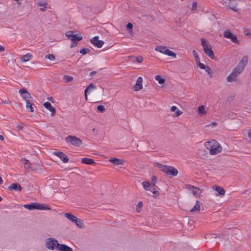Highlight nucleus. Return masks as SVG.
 Instances as JSON below:
<instances>
[{"mask_svg": "<svg viewBox=\"0 0 251 251\" xmlns=\"http://www.w3.org/2000/svg\"><path fill=\"white\" fill-rule=\"evenodd\" d=\"M47 4H48V3L46 1H45V2L39 1L37 3V5L38 6L40 7V10L41 11H44L46 10V9L47 8Z\"/></svg>", "mask_w": 251, "mask_h": 251, "instance_id": "a878e982", "label": "nucleus"}, {"mask_svg": "<svg viewBox=\"0 0 251 251\" xmlns=\"http://www.w3.org/2000/svg\"><path fill=\"white\" fill-rule=\"evenodd\" d=\"M136 60L138 63H141L143 61V58L141 56H138L136 57Z\"/></svg>", "mask_w": 251, "mask_h": 251, "instance_id": "de8ad7c7", "label": "nucleus"}, {"mask_svg": "<svg viewBox=\"0 0 251 251\" xmlns=\"http://www.w3.org/2000/svg\"><path fill=\"white\" fill-rule=\"evenodd\" d=\"M36 209L39 210H50V208L49 207H46L43 204L38 203H35Z\"/></svg>", "mask_w": 251, "mask_h": 251, "instance_id": "c756f323", "label": "nucleus"}, {"mask_svg": "<svg viewBox=\"0 0 251 251\" xmlns=\"http://www.w3.org/2000/svg\"><path fill=\"white\" fill-rule=\"evenodd\" d=\"M81 162L84 164L92 165L95 163L94 160L91 158H83L81 160Z\"/></svg>", "mask_w": 251, "mask_h": 251, "instance_id": "393cba45", "label": "nucleus"}, {"mask_svg": "<svg viewBox=\"0 0 251 251\" xmlns=\"http://www.w3.org/2000/svg\"><path fill=\"white\" fill-rule=\"evenodd\" d=\"M185 188L191 191L193 196L197 198L200 197L202 192V189L190 184H186L185 185Z\"/></svg>", "mask_w": 251, "mask_h": 251, "instance_id": "0eeeda50", "label": "nucleus"}, {"mask_svg": "<svg viewBox=\"0 0 251 251\" xmlns=\"http://www.w3.org/2000/svg\"><path fill=\"white\" fill-rule=\"evenodd\" d=\"M57 250L60 251H73L72 248L64 244H59V247Z\"/></svg>", "mask_w": 251, "mask_h": 251, "instance_id": "5701e85b", "label": "nucleus"}, {"mask_svg": "<svg viewBox=\"0 0 251 251\" xmlns=\"http://www.w3.org/2000/svg\"><path fill=\"white\" fill-rule=\"evenodd\" d=\"M204 70L207 73V74L209 75V76L211 77H212V75L211 70L209 66H207L205 68V69Z\"/></svg>", "mask_w": 251, "mask_h": 251, "instance_id": "a18cd8bd", "label": "nucleus"}, {"mask_svg": "<svg viewBox=\"0 0 251 251\" xmlns=\"http://www.w3.org/2000/svg\"><path fill=\"white\" fill-rule=\"evenodd\" d=\"M8 189L10 191L14 190V191H21L22 188L21 186L18 183H12L10 186L8 187Z\"/></svg>", "mask_w": 251, "mask_h": 251, "instance_id": "6ab92c4d", "label": "nucleus"}, {"mask_svg": "<svg viewBox=\"0 0 251 251\" xmlns=\"http://www.w3.org/2000/svg\"><path fill=\"white\" fill-rule=\"evenodd\" d=\"M0 140L3 141L4 140L3 136L2 135H0Z\"/></svg>", "mask_w": 251, "mask_h": 251, "instance_id": "e2e57ef3", "label": "nucleus"}, {"mask_svg": "<svg viewBox=\"0 0 251 251\" xmlns=\"http://www.w3.org/2000/svg\"><path fill=\"white\" fill-rule=\"evenodd\" d=\"M223 36L226 38L230 39L233 43L239 44V41L237 39V36L231 33L229 30L225 31Z\"/></svg>", "mask_w": 251, "mask_h": 251, "instance_id": "1a4fd4ad", "label": "nucleus"}, {"mask_svg": "<svg viewBox=\"0 0 251 251\" xmlns=\"http://www.w3.org/2000/svg\"><path fill=\"white\" fill-rule=\"evenodd\" d=\"M143 206V202L142 201H139L138 202L137 205V206H136V211L138 212V213H139L141 211V208Z\"/></svg>", "mask_w": 251, "mask_h": 251, "instance_id": "58836bf2", "label": "nucleus"}, {"mask_svg": "<svg viewBox=\"0 0 251 251\" xmlns=\"http://www.w3.org/2000/svg\"><path fill=\"white\" fill-rule=\"evenodd\" d=\"M178 174V171L173 166H168V171L167 174L172 175L173 176H176Z\"/></svg>", "mask_w": 251, "mask_h": 251, "instance_id": "412c9836", "label": "nucleus"}, {"mask_svg": "<svg viewBox=\"0 0 251 251\" xmlns=\"http://www.w3.org/2000/svg\"><path fill=\"white\" fill-rule=\"evenodd\" d=\"M24 126V124L23 123H20L17 125L16 127L19 130H21L23 129Z\"/></svg>", "mask_w": 251, "mask_h": 251, "instance_id": "49530a36", "label": "nucleus"}, {"mask_svg": "<svg viewBox=\"0 0 251 251\" xmlns=\"http://www.w3.org/2000/svg\"><path fill=\"white\" fill-rule=\"evenodd\" d=\"M77 45V43H74L73 44H71L70 46L71 48H73L75 46Z\"/></svg>", "mask_w": 251, "mask_h": 251, "instance_id": "052dcab7", "label": "nucleus"}, {"mask_svg": "<svg viewBox=\"0 0 251 251\" xmlns=\"http://www.w3.org/2000/svg\"><path fill=\"white\" fill-rule=\"evenodd\" d=\"M103 91L104 89L102 87H100L98 90L99 94L101 95H103Z\"/></svg>", "mask_w": 251, "mask_h": 251, "instance_id": "603ef678", "label": "nucleus"}, {"mask_svg": "<svg viewBox=\"0 0 251 251\" xmlns=\"http://www.w3.org/2000/svg\"><path fill=\"white\" fill-rule=\"evenodd\" d=\"M192 53H193V55L194 56V57L195 58V60H196V62H198V61L200 60V58H199V57L198 56V54L197 51L196 50H194L193 51Z\"/></svg>", "mask_w": 251, "mask_h": 251, "instance_id": "37998d69", "label": "nucleus"}, {"mask_svg": "<svg viewBox=\"0 0 251 251\" xmlns=\"http://www.w3.org/2000/svg\"><path fill=\"white\" fill-rule=\"evenodd\" d=\"M96 89V86L93 83H91V84H89L86 87V88L85 89V91H84L85 98L86 100H88V97H87V92H88V91L89 90H92V89Z\"/></svg>", "mask_w": 251, "mask_h": 251, "instance_id": "b1692460", "label": "nucleus"}, {"mask_svg": "<svg viewBox=\"0 0 251 251\" xmlns=\"http://www.w3.org/2000/svg\"><path fill=\"white\" fill-rule=\"evenodd\" d=\"M32 58V55L27 53L21 57L20 60L22 62H26L30 60Z\"/></svg>", "mask_w": 251, "mask_h": 251, "instance_id": "bb28decb", "label": "nucleus"}, {"mask_svg": "<svg viewBox=\"0 0 251 251\" xmlns=\"http://www.w3.org/2000/svg\"><path fill=\"white\" fill-rule=\"evenodd\" d=\"M217 125H218V124H217V122H212L211 123V124H210V125H206V126H205V127H208V126H217Z\"/></svg>", "mask_w": 251, "mask_h": 251, "instance_id": "864d4df0", "label": "nucleus"}, {"mask_svg": "<svg viewBox=\"0 0 251 251\" xmlns=\"http://www.w3.org/2000/svg\"><path fill=\"white\" fill-rule=\"evenodd\" d=\"M246 35L248 36H250L251 37V33H246Z\"/></svg>", "mask_w": 251, "mask_h": 251, "instance_id": "338daca9", "label": "nucleus"}, {"mask_svg": "<svg viewBox=\"0 0 251 251\" xmlns=\"http://www.w3.org/2000/svg\"><path fill=\"white\" fill-rule=\"evenodd\" d=\"M90 51V50L88 48H83L80 50L79 52L81 53L83 55H85L86 53L89 52Z\"/></svg>", "mask_w": 251, "mask_h": 251, "instance_id": "4c0bfd02", "label": "nucleus"}, {"mask_svg": "<svg viewBox=\"0 0 251 251\" xmlns=\"http://www.w3.org/2000/svg\"><path fill=\"white\" fill-rule=\"evenodd\" d=\"M198 114L200 116L205 115L207 113V110L204 105L199 106L197 109Z\"/></svg>", "mask_w": 251, "mask_h": 251, "instance_id": "aec40b11", "label": "nucleus"}, {"mask_svg": "<svg viewBox=\"0 0 251 251\" xmlns=\"http://www.w3.org/2000/svg\"><path fill=\"white\" fill-rule=\"evenodd\" d=\"M126 28L127 29H128V30H131L133 28V25L131 23H128L127 25H126Z\"/></svg>", "mask_w": 251, "mask_h": 251, "instance_id": "8fccbe9b", "label": "nucleus"}, {"mask_svg": "<svg viewBox=\"0 0 251 251\" xmlns=\"http://www.w3.org/2000/svg\"><path fill=\"white\" fill-rule=\"evenodd\" d=\"M142 82V77L141 76L138 77L136 80V83L134 85V90L135 91H139L143 88Z\"/></svg>", "mask_w": 251, "mask_h": 251, "instance_id": "2eb2a0df", "label": "nucleus"}, {"mask_svg": "<svg viewBox=\"0 0 251 251\" xmlns=\"http://www.w3.org/2000/svg\"><path fill=\"white\" fill-rule=\"evenodd\" d=\"M151 181L152 182V183H155V182H156V177L155 176H153L151 177Z\"/></svg>", "mask_w": 251, "mask_h": 251, "instance_id": "6e6d98bb", "label": "nucleus"}, {"mask_svg": "<svg viewBox=\"0 0 251 251\" xmlns=\"http://www.w3.org/2000/svg\"><path fill=\"white\" fill-rule=\"evenodd\" d=\"M109 162L113 163L115 165H123L125 163L124 160L116 157L111 158L109 159Z\"/></svg>", "mask_w": 251, "mask_h": 251, "instance_id": "4468645a", "label": "nucleus"}, {"mask_svg": "<svg viewBox=\"0 0 251 251\" xmlns=\"http://www.w3.org/2000/svg\"><path fill=\"white\" fill-rule=\"evenodd\" d=\"M196 63H197L198 67H200L201 69L204 70L205 68L207 66H205L203 64L201 63L200 60L198 61V62H197Z\"/></svg>", "mask_w": 251, "mask_h": 251, "instance_id": "79ce46f5", "label": "nucleus"}, {"mask_svg": "<svg viewBox=\"0 0 251 251\" xmlns=\"http://www.w3.org/2000/svg\"><path fill=\"white\" fill-rule=\"evenodd\" d=\"M201 210V204L200 202L197 200L196 201V203L194 207L190 210V212H199Z\"/></svg>", "mask_w": 251, "mask_h": 251, "instance_id": "4be33fe9", "label": "nucleus"}, {"mask_svg": "<svg viewBox=\"0 0 251 251\" xmlns=\"http://www.w3.org/2000/svg\"><path fill=\"white\" fill-rule=\"evenodd\" d=\"M75 32L69 31L66 32V36L74 43H77L82 39V36L74 34Z\"/></svg>", "mask_w": 251, "mask_h": 251, "instance_id": "6e6552de", "label": "nucleus"}, {"mask_svg": "<svg viewBox=\"0 0 251 251\" xmlns=\"http://www.w3.org/2000/svg\"><path fill=\"white\" fill-rule=\"evenodd\" d=\"M99 38L98 36H96L90 40V42L95 47L100 48L102 47L104 42L102 40H99Z\"/></svg>", "mask_w": 251, "mask_h": 251, "instance_id": "9d476101", "label": "nucleus"}, {"mask_svg": "<svg viewBox=\"0 0 251 251\" xmlns=\"http://www.w3.org/2000/svg\"><path fill=\"white\" fill-rule=\"evenodd\" d=\"M204 147L209 151L210 155H216L222 151V147L216 140H212L206 142L204 143Z\"/></svg>", "mask_w": 251, "mask_h": 251, "instance_id": "f257e3e1", "label": "nucleus"}, {"mask_svg": "<svg viewBox=\"0 0 251 251\" xmlns=\"http://www.w3.org/2000/svg\"><path fill=\"white\" fill-rule=\"evenodd\" d=\"M151 191L152 192L153 195L152 197H153L154 198H156L159 196V192L156 189H155L154 187L153 188L152 190H151Z\"/></svg>", "mask_w": 251, "mask_h": 251, "instance_id": "f704fd0d", "label": "nucleus"}, {"mask_svg": "<svg viewBox=\"0 0 251 251\" xmlns=\"http://www.w3.org/2000/svg\"><path fill=\"white\" fill-rule=\"evenodd\" d=\"M182 114V111H181L180 110H178L176 111V116L177 117L179 116V115H180Z\"/></svg>", "mask_w": 251, "mask_h": 251, "instance_id": "5fc2aeb1", "label": "nucleus"}, {"mask_svg": "<svg viewBox=\"0 0 251 251\" xmlns=\"http://www.w3.org/2000/svg\"><path fill=\"white\" fill-rule=\"evenodd\" d=\"M197 7V3L196 2H194L192 3V10H196Z\"/></svg>", "mask_w": 251, "mask_h": 251, "instance_id": "3c124183", "label": "nucleus"}, {"mask_svg": "<svg viewBox=\"0 0 251 251\" xmlns=\"http://www.w3.org/2000/svg\"><path fill=\"white\" fill-rule=\"evenodd\" d=\"M96 74H97V72L96 71H93L90 73V75L92 76V75H96Z\"/></svg>", "mask_w": 251, "mask_h": 251, "instance_id": "13d9d810", "label": "nucleus"}, {"mask_svg": "<svg viewBox=\"0 0 251 251\" xmlns=\"http://www.w3.org/2000/svg\"><path fill=\"white\" fill-rule=\"evenodd\" d=\"M155 79L158 82V83L160 84H163L165 82V79L159 75H156L154 76Z\"/></svg>", "mask_w": 251, "mask_h": 251, "instance_id": "2f4dec72", "label": "nucleus"}, {"mask_svg": "<svg viewBox=\"0 0 251 251\" xmlns=\"http://www.w3.org/2000/svg\"><path fill=\"white\" fill-rule=\"evenodd\" d=\"M75 224V225L79 228L83 227V221L82 220L80 219H78L77 217L76 218L75 221L74 222Z\"/></svg>", "mask_w": 251, "mask_h": 251, "instance_id": "473e14b6", "label": "nucleus"}, {"mask_svg": "<svg viewBox=\"0 0 251 251\" xmlns=\"http://www.w3.org/2000/svg\"><path fill=\"white\" fill-rule=\"evenodd\" d=\"M4 50V48L3 47L0 46V52L3 51Z\"/></svg>", "mask_w": 251, "mask_h": 251, "instance_id": "bf43d9fd", "label": "nucleus"}, {"mask_svg": "<svg viewBox=\"0 0 251 251\" xmlns=\"http://www.w3.org/2000/svg\"><path fill=\"white\" fill-rule=\"evenodd\" d=\"M35 203H32L31 204H25L24 205L25 208L29 210H33L36 209Z\"/></svg>", "mask_w": 251, "mask_h": 251, "instance_id": "72a5a7b5", "label": "nucleus"}, {"mask_svg": "<svg viewBox=\"0 0 251 251\" xmlns=\"http://www.w3.org/2000/svg\"><path fill=\"white\" fill-rule=\"evenodd\" d=\"M19 92L21 96L22 97L23 99L24 100H25V101H26V100H28V99H30L31 98L30 94L25 88H22L20 89Z\"/></svg>", "mask_w": 251, "mask_h": 251, "instance_id": "f8f14e48", "label": "nucleus"}, {"mask_svg": "<svg viewBox=\"0 0 251 251\" xmlns=\"http://www.w3.org/2000/svg\"><path fill=\"white\" fill-rule=\"evenodd\" d=\"M243 72V68L235 67L231 73L227 76L226 80L228 82H231L236 80L237 76Z\"/></svg>", "mask_w": 251, "mask_h": 251, "instance_id": "7ed1b4c3", "label": "nucleus"}, {"mask_svg": "<svg viewBox=\"0 0 251 251\" xmlns=\"http://www.w3.org/2000/svg\"><path fill=\"white\" fill-rule=\"evenodd\" d=\"M45 58L50 60L52 61L55 59V56L52 54H49L45 56Z\"/></svg>", "mask_w": 251, "mask_h": 251, "instance_id": "ea45409f", "label": "nucleus"}, {"mask_svg": "<svg viewBox=\"0 0 251 251\" xmlns=\"http://www.w3.org/2000/svg\"><path fill=\"white\" fill-rule=\"evenodd\" d=\"M248 136L249 138H250L251 139V130H250V132H249V133L248 134Z\"/></svg>", "mask_w": 251, "mask_h": 251, "instance_id": "680f3d73", "label": "nucleus"}, {"mask_svg": "<svg viewBox=\"0 0 251 251\" xmlns=\"http://www.w3.org/2000/svg\"><path fill=\"white\" fill-rule=\"evenodd\" d=\"M144 189L146 191H151L155 187V183H150L149 181H144L142 183Z\"/></svg>", "mask_w": 251, "mask_h": 251, "instance_id": "ddd939ff", "label": "nucleus"}, {"mask_svg": "<svg viewBox=\"0 0 251 251\" xmlns=\"http://www.w3.org/2000/svg\"><path fill=\"white\" fill-rule=\"evenodd\" d=\"M59 244L58 243L57 240L54 238H49L46 240V247L49 250H57L59 247Z\"/></svg>", "mask_w": 251, "mask_h": 251, "instance_id": "39448f33", "label": "nucleus"}, {"mask_svg": "<svg viewBox=\"0 0 251 251\" xmlns=\"http://www.w3.org/2000/svg\"><path fill=\"white\" fill-rule=\"evenodd\" d=\"M3 180L1 178V177L0 176V184H1L2 183Z\"/></svg>", "mask_w": 251, "mask_h": 251, "instance_id": "0e129e2a", "label": "nucleus"}, {"mask_svg": "<svg viewBox=\"0 0 251 251\" xmlns=\"http://www.w3.org/2000/svg\"><path fill=\"white\" fill-rule=\"evenodd\" d=\"M43 105L45 108H46L51 112V116H53L55 115L56 113L55 108L53 107L49 102H45L43 104Z\"/></svg>", "mask_w": 251, "mask_h": 251, "instance_id": "f3484780", "label": "nucleus"}, {"mask_svg": "<svg viewBox=\"0 0 251 251\" xmlns=\"http://www.w3.org/2000/svg\"><path fill=\"white\" fill-rule=\"evenodd\" d=\"M64 215L66 218H67L68 219H69L70 221H71L72 222H74L76 218V217L72 215L70 213H65Z\"/></svg>", "mask_w": 251, "mask_h": 251, "instance_id": "c85d7f7f", "label": "nucleus"}, {"mask_svg": "<svg viewBox=\"0 0 251 251\" xmlns=\"http://www.w3.org/2000/svg\"><path fill=\"white\" fill-rule=\"evenodd\" d=\"M97 109L98 111L100 112H104L105 111V108L104 106L102 105H100L97 106Z\"/></svg>", "mask_w": 251, "mask_h": 251, "instance_id": "a19ab883", "label": "nucleus"}, {"mask_svg": "<svg viewBox=\"0 0 251 251\" xmlns=\"http://www.w3.org/2000/svg\"><path fill=\"white\" fill-rule=\"evenodd\" d=\"M228 6L230 9L234 11L237 12L238 11V8L237 7V3H235V4H229Z\"/></svg>", "mask_w": 251, "mask_h": 251, "instance_id": "e433bc0d", "label": "nucleus"}, {"mask_svg": "<svg viewBox=\"0 0 251 251\" xmlns=\"http://www.w3.org/2000/svg\"><path fill=\"white\" fill-rule=\"evenodd\" d=\"M49 100H50L51 101L53 102V98L52 97H50L48 98Z\"/></svg>", "mask_w": 251, "mask_h": 251, "instance_id": "69168bd1", "label": "nucleus"}, {"mask_svg": "<svg viewBox=\"0 0 251 251\" xmlns=\"http://www.w3.org/2000/svg\"><path fill=\"white\" fill-rule=\"evenodd\" d=\"M2 200V198H1V197L0 196V201Z\"/></svg>", "mask_w": 251, "mask_h": 251, "instance_id": "774afa93", "label": "nucleus"}, {"mask_svg": "<svg viewBox=\"0 0 251 251\" xmlns=\"http://www.w3.org/2000/svg\"><path fill=\"white\" fill-rule=\"evenodd\" d=\"M177 109V107L176 106H173L171 108V110L172 111H175Z\"/></svg>", "mask_w": 251, "mask_h": 251, "instance_id": "4d7b16f0", "label": "nucleus"}, {"mask_svg": "<svg viewBox=\"0 0 251 251\" xmlns=\"http://www.w3.org/2000/svg\"><path fill=\"white\" fill-rule=\"evenodd\" d=\"M201 45L203 47L205 53L211 59H214L215 55L213 50H212L211 45L208 44L207 41L204 38L201 39Z\"/></svg>", "mask_w": 251, "mask_h": 251, "instance_id": "f03ea898", "label": "nucleus"}, {"mask_svg": "<svg viewBox=\"0 0 251 251\" xmlns=\"http://www.w3.org/2000/svg\"><path fill=\"white\" fill-rule=\"evenodd\" d=\"M10 103H11L10 100L7 98L4 100H2L1 102V103H4V104H10Z\"/></svg>", "mask_w": 251, "mask_h": 251, "instance_id": "09e8293b", "label": "nucleus"}, {"mask_svg": "<svg viewBox=\"0 0 251 251\" xmlns=\"http://www.w3.org/2000/svg\"><path fill=\"white\" fill-rule=\"evenodd\" d=\"M157 166L158 168L164 173L167 174L168 171V166L167 165H164L161 164H158Z\"/></svg>", "mask_w": 251, "mask_h": 251, "instance_id": "cd10ccee", "label": "nucleus"}, {"mask_svg": "<svg viewBox=\"0 0 251 251\" xmlns=\"http://www.w3.org/2000/svg\"><path fill=\"white\" fill-rule=\"evenodd\" d=\"M53 154L58 156L63 162L65 163L68 162L69 158L63 152L61 151H55L53 152Z\"/></svg>", "mask_w": 251, "mask_h": 251, "instance_id": "9b49d317", "label": "nucleus"}, {"mask_svg": "<svg viewBox=\"0 0 251 251\" xmlns=\"http://www.w3.org/2000/svg\"><path fill=\"white\" fill-rule=\"evenodd\" d=\"M213 189H214L217 193L215 194L216 196H224L225 194V190L221 186H214L213 187Z\"/></svg>", "mask_w": 251, "mask_h": 251, "instance_id": "dca6fc26", "label": "nucleus"}, {"mask_svg": "<svg viewBox=\"0 0 251 251\" xmlns=\"http://www.w3.org/2000/svg\"><path fill=\"white\" fill-rule=\"evenodd\" d=\"M248 62V57L247 56H244L242 60L240 61L238 65L236 66V67H242L243 71L244 69V67L247 65Z\"/></svg>", "mask_w": 251, "mask_h": 251, "instance_id": "a211bd4d", "label": "nucleus"}, {"mask_svg": "<svg viewBox=\"0 0 251 251\" xmlns=\"http://www.w3.org/2000/svg\"><path fill=\"white\" fill-rule=\"evenodd\" d=\"M63 79L65 81V83H69L73 81L74 80L73 76L68 75H64L63 76Z\"/></svg>", "mask_w": 251, "mask_h": 251, "instance_id": "7c9ffc66", "label": "nucleus"}, {"mask_svg": "<svg viewBox=\"0 0 251 251\" xmlns=\"http://www.w3.org/2000/svg\"><path fill=\"white\" fill-rule=\"evenodd\" d=\"M67 142L70 143L72 145L78 147L82 144V141L80 139L75 136L70 135L65 138Z\"/></svg>", "mask_w": 251, "mask_h": 251, "instance_id": "423d86ee", "label": "nucleus"}, {"mask_svg": "<svg viewBox=\"0 0 251 251\" xmlns=\"http://www.w3.org/2000/svg\"><path fill=\"white\" fill-rule=\"evenodd\" d=\"M155 50L162 54H164L169 56H171L174 58H176V54L174 52L169 50V49H168V48L166 46H156L155 48Z\"/></svg>", "mask_w": 251, "mask_h": 251, "instance_id": "20e7f679", "label": "nucleus"}, {"mask_svg": "<svg viewBox=\"0 0 251 251\" xmlns=\"http://www.w3.org/2000/svg\"><path fill=\"white\" fill-rule=\"evenodd\" d=\"M24 160L25 161V163H24V165H25V167H26V168H28V169H29L30 168V162L29 161V160H28L27 159H24Z\"/></svg>", "mask_w": 251, "mask_h": 251, "instance_id": "c03bdc74", "label": "nucleus"}, {"mask_svg": "<svg viewBox=\"0 0 251 251\" xmlns=\"http://www.w3.org/2000/svg\"><path fill=\"white\" fill-rule=\"evenodd\" d=\"M26 108H28L29 109L30 111H34L33 108L32 107V104L30 103L29 100H26Z\"/></svg>", "mask_w": 251, "mask_h": 251, "instance_id": "c9c22d12", "label": "nucleus"}]
</instances>
